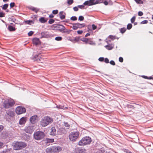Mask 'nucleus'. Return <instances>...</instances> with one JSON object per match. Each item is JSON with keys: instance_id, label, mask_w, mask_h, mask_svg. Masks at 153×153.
Here are the masks:
<instances>
[{"instance_id": "f257e3e1", "label": "nucleus", "mask_w": 153, "mask_h": 153, "mask_svg": "<svg viewBox=\"0 0 153 153\" xmlns=\"http://www.w3.org/2000/svg\"><path fill=\"white\" fill-rule=\"evenodd\" d=\"M53 121V119L51 117L48 116H45L41 120L40 124L42 127H45L51 123Z\"/></svg>"}, {"instance_id": "f03ea898", "label": "nucleus", "mask_w": 153, "mask_h": 153, "mask_svg": "<svg viewBox=\"0 0 153 153\" xmlns=\"http://www.w3.org/2000/svg\"><path fill=\"white\" fill-rule=\"evenodd\" d=\"M12 146L14 150H18L25 147L27 146V144L22 142L16 141L13 143Z\"/></svg>"}, {"instance_id": "7ed1b4c3", "label": "nucleus", "mask_w": 153, "mask_h": 153, "mask_svg": "<svg viewBox=\"0 0 153 153\" xmlns=\"http://www.w3.org/2000/svg\"><path fill=\"white\" fill-rule=\"evenodd\" d=\"M91 142V138L89 137H83L79 142L78 144L79 146H84L88 145Z\"/></svg>"}, {"instance_id": "20e7f679", "label": "nucleus", "mask_w": 153, "mask_h": 153, "mask_svg": "<svg viewBox=\"0 0 153 153\" xmlns=\"http://www.w3.org/2000/svg\"><path fill=\"white\" fill-rule=\"evenodd\" d=\"M53 27L56 28V30H58L60 31V32L64 33H69L70 31L65 30V27L63 25L60 24H57L56 25H52Z\"/></svg>"}, {"instance_id": "39448f33", "label": "nucleus", "mask_w": 153, "mask_h": 153, "mask_svg": "<svg viewBox=\"0 0 153 153\" xmlns=\"http://www.w3.org/2000/svg\"><path fill=\"white\" fill-rule=\"evenodd\" d=\"M45 136L44 133L40 131H36L34 134V137L35 139L37 140H40L43 139Z\"/></svg>"}, {"instance_id": "423d86ee", "label": "nucleus", "mask_w": 153, "mask_h": 153, "mask_svg": "<svg viewBox=\"0 0 153 153\" xmlns=\"http://www.w3.org/2000/svg\"><path fill=\"white\" fill-rule=\"evenodd\" d=\"M15 103L14 100L12 99H7L4 102V106L5 108H8L13 106Z\"/></svg>"}, {"instance_id": "0eeeda50", "label": "nucleus", "mask_w": 153, "mask_h": 153, "mask_svg": "<svg viewBox=\"0 0 153 153\" xmlns=\"http://www.w3.org/2000/svg\"><path fill=\"white\" fill-rule=\"evenodd\" d=\"M79 133L78 131L73 132L69 135V138L70 140L74 141L78 138Z\"/></svg>"}, {"instance_id": "6e6552de", "label": "nucleus", "mask_w": 153, "mask_h": 153, "mask_svg": "<svg viewBox=\"0 0 153 153\" xmlns=\"http://www.w3.org/2000/svg\"><path fill=\"white\" fill-rule=\"evenodd\" d=\"M101 0L98 1L96 0V1H95V0H90L87 1L83 3V4L84 5H92L99 3H101Z\"/></svg>"}, {"instance_id": "1a4fd4ad", "label": "nucleus", "mask_w": 153, "mask_h": 153, "mask_svg": "<svg viewBox=\"0 0 153 153\" xmlns=\"http://www.w3.org/2000/svg\"><path fill=\"white\" fill-rule=\"evenodd\" d=\"M41 37L40 38H48L53 36V35L48 31H44L41 33Z\"/></svg>"}, {"instance_id": "9d476101", "label": "nucleus", "mask_w": 153, "mask_h": 153, "mask_svg": "<svg viewBox=\"0 0 153 153\" xmlns=\"http://www.w3.org/2000/svg\"><path fill=\"white\" fill-rule=\"evenodd\" d=\"M73 25L72 28L74 30H76L78 28H81L85 27V26L84 23H76L73 24Z\"/></svg>"}, {"instance_id": "9b49d317", "label": "nucleus", "mask_w": 153, "mask_h": 153, "mask_svg": "<svg viewBox=\"0 0 153 153\" xmlns=\"http://www.w3.org/2000/svg\"><path fill=\"white\" fill-rule=\"evenodd\" d=\"M16 111L17 114H20L25 113L26 109L23 107L18 106L16 108Z\"/></svg>"}, {"instance_id": "f8f14e48", "label": "nucleus", "mask_w": 153, "mask_h": 153, "mask_svg": "<svg viewBox=\"0 0 153 153\" xmlns=\"http://www.w3.org/2000/svg\"><path fill=\"white\" fill-rule=\"evenodd\" d=\"M34 126H29L26 127L25 129V132L27 133L31 134L34 131Z\"/></svg>"}, {"instance_id": "ddd939ff", "label": "nucleus", "mask_w": 153, "mask_h": 153, "mask_svg": "<svg viewBox=\"0 0 153 153\" xmlns=\"http://www.w3.org/2000/svg\"><path fill=\"white\" fill-rule=\"evenodd\" d=\"M31 123L34 124L38 121V116L37 115H34L32 116L30 119Z\"/></svg>"}, {"instance_id": "4468645a", "label": "nucleus", "mask_w": 153, "mask_h": 153, "mask_svg": "<svg viewBox=\"0 0 153 153\" xmlns=\"http://www.w3.org/2000/svg\"><path fill=\"white\" fill-rule=\"evenodd\" d=\"M53 153L57 152L62 150L61 147L58 146H54L52 147Z\"/></svg>"}, {"instance_id": "2eb2a0df", "label": "nucleus", "mask_w": 153, "mask_h": 153, "mask_svg": "<svg viewBox=\"0 0 153 153\" xmlns=\"http://www.w3.org/2000/svg\"><path fill=\"white\" fill-rule=\"evenodd\" d=\"M32 59L34 61L39 62L41 61L42 58L41 57L40 54H39V55H36L33 56L32 57Z\"/></svg>"}, {"instance_id": "dca6fc26", "label": "nucleus", "mask_w": 153, "mask_h": 153, "mask_svg": "<svg viewBox=\"0 0 153 153\" xmlns=\"http://www.w3.org/2000/svg\"><path fill=\"white\" fill-rule=\"evenodd\" d=\"M85 149L78 148L75 150V153H85Z\"/></svg>"}, {"instance_id": "f3484780", "label": "nucleus", "mask_w": 153, "mask_h": 153, "mask_svg": "<svg viewBox=\"0 0 153 153\" xmlns=\"http://www.w3.org/2000/svg\"><path fill=\"white\" fill-rule=\"evenodd\" d=\"M27 118L26 117H22L19 120V124L20 125L24 124L26 122Z\"/></svg>"}, {"instance_id": "a211bd4d", "label": "nucleus", "mask_w": 153, "mask_h": 153, "mask_svg": "<svg viewBox=\"0 0 153 153\" xmlns=\"http://www.w3.org/2000/svg\"><path fill=\"white\" fill-rule=\"evenodd\" d=\"M66 13L63 11H60L59 13V15L61 19H63L65 18Z\"/></svg>"}, {"instance_id": "6ab92c4d", "label": "nucleus", "mask_w": 153, "mask_h": 153, "mask_svg": "<svg viewBox=\"0 0 153 153\" xmlns=\"http://www.w3.org/2000/svg\"><path fill=\"white\" fill-rule=\"evenodd\" d=\"M33 44L37 45L39 44L40 41L39 38H36L33 39Z\"/></svg>"}, {"instance_id": "aec40b11", "label": "nucleus", "mask_w": 153, "mask_h": 153, "mask_svg": "<svg viewBox=\"0 0 153 153\" xmlns=\"http://www.w3.org/2000/svg\"><path fill=\"white\" fill-rule=\"evenodd\" d=\"M56 129L54 127H52L51 129V131L50 132V134L51 135L54 136L56 135Z\"/></svg>"}, {"instance_id": "412c9836", "label": "nucleus", "mask_w": 153, "mask_h": 153, "mask_svg": "<svg viewBox=\"0 0 153 153\" xmlns=\"http://www.w3.org/2000/svg\"><path fill=\"white\" fill-rule=\"evenodd\" d=\"M7 116H9L10 117H13L14 116V112L10 111H8L7 112Z\"/></svg>"}, {"instance_id": "4be33fe9", "label": "nucleus", "mask_w": 153, "mask_h": 153, "mask_svg": "<svg viewBox=\"0 0 153 153\" xmlns=\"http://www.w3.org/2000/svg\"><path fill=\"white\" fill-rule=\"evenodd\" d=\"M45 151L47 153H53L52 147L47 148Z\"/></svg>"}, {"instance_id": "5701e85b", "label": "nucleus", "mask_w": 153, "mask_h": 153, "mask_svg": "<svg viewBox=\"0 0 153 153\" xmlns=\"http://www.w3.org/2000/svg\"><path fill=\"white\" fill-rule=\"evenodd\" d=\"M46 143L47 144L48 143H51L54 142V139H53L46 138Z\"/></svg>"}, {"instance_id": "b1692460", "label": "nucleus", "mask_w": 153, "mask_h": 153, "mask_svg": "<svg viewBox=\"0 0 153 153\" xmlns=\"http://www.w3.org/2000/svg\"><path fill=\"white\" fill-rule=\"evenodd\" d=\"M39 21L41 23H45L47 22V20L44 17H42L39 19Z\"/></svg>"}, {"instance_id": "393cba45", "label": "nucleus", "mask_w": 153, "mask_h": 153, "mask_svg": "<svg viewBox=\"0 0 153 153\" xmlns=\"http://www.w3.org/2000/svg\"><path fill=\"white\" fill-rule=\"evenodd\" d=\"M8 29L9 31H14L16 30V28L15 27H13V26L11 25H9L8 26Z\"/></svg>"}, {"instance_id": "a878e982", "label": "nucleus", "mask_w": 153, "mask_h": 153, "mask_svg": "<svg viewBox=\"0 0 153 153\" xmlns=\"http://www.w3.org/2000/svg\"><path fill=\"white\" fill-rule=\"evenodd\" d=\"M56 107L58 108L63 109L64 110L66 109L67 108V107L65 106L64 105H57Z\"/></svg>"}, {"instance_id": "bb28decb", "label": "nucleus", "mask_w": 153, "mask_h": 153, "mask_svg": "<svg viewBox=\"0 0 153 153\" xmlns=\"http://www.w3.org/2000/svg\"><path fill=\"white\" fill-rule=\"evenodd\" d=\"M105 48L108 50H111L113 48V47L111 45H108L105 46Z\"/></svg>"}, {"instance_id": "cd10ccee", "label": "nucleus", "mask_w": 153, "mask_h": 153, "mask_svg": "<svg viewBox=\"0 0 153 153\" xmlns=\"http://www.w3.org/2000/svg\"><path fill=\"white\" fill-rule=\"evenodd\" d=\"M119 30L120 31V32L122 33L123 34L125 32L126 30V29L125 27H123L119 29Z\"/></svg>"}, {"instance_id": "c85d7f7f", "label": "nucleus", "mask_w": 153, "mask_h": 153, "mask_svg": "<svg viewBox=\"0 0 153 153\" xmlns=\"http://www.w3.org/2000/svg\"><path fill=\"white\" fill-rule=\"evenodd\" d=\"M25 22L27 24L31 25L33 24V22L32 20H27L25 21Z\"/></svg>"}, {"instance_id": "c756f323", "label": "nucleus", "mask_w": 153, "mask_h": 153, "mask_svg": "<svg viewBox=\"0 0 153 153\" xmlns=\"http://www.w3.org/2000/svg\"><path fill=\"white\" fill-rule=\"evenodd\" d=\"M80 40H81L83 42H85L86 44H87L88 43V42L89 40V39L83 38H82Z\"/></svg>"}, {"instance_id": "7c9ffc66", "label": "nucleus", "mask_w": 153, "mask_h": 153, "mask_svg": "<svg viewBox=\"0 0 153 153\" xmlns=\"http://www.w3.org/2000/svg\"><path fill=\"white\" fill-rule=\"evenodd\" d=\"M30 9L33 11L35 12L36 13H37L39 10V9L37 8H35L33 7H31Z\"/></svg>"}, {"instance_id": "2f4dec72", "label": "nucleus", "mask_w": 153, "mask_h": 153, "mask_svg": "<svg viewBox=\"0 0 153 153\" xmlns=\"http://www.w3.org/2000/svg\"><path fill=\"white\" fill-rule=\"evenodd\" d=\"M64 125L65 127H67V128H69L70 127V125L68 124L67 122H64Z\"/></svg>"}, {"instance_id": "473e14b6", "label": "nucleus", "mask_w": 153, "mask_h": 153, "mask_svg": "<svg viewBox=\"0 0 153 153\" xmlns=\"http://www.w3.org/2000/svg\"><path fill=\"white\" fill-rule=\"evenodd\" d=\"M132 25L131 24L129 23L128 24L127 27V28L128 30L130 29L132 27Z\"/></svg>"}, {"instance_id": "72a5a7b5", "label": "nucleus", "mask_w": 153, "mask_h": 153, "mask_svg": "<svg viewBox=\"0 0 153 153\" xmlns=\"http://www.w3.org/2000/svg\"><path fill=\"white\" fill-rule=\"evenodd\" d=\"M62 39V38L61 36L56 37L55 38V40L56 41H61Z\"/></svg>"}, {"instance_id": "f704fd0d", "label": "nucleus", "mask_w": 153, "mask_h": 153, "mask_svg": "<svg viewBox=\"0 0 153 153\" xmlns=\"http://www.w3.org/2000/svg\"><path fill=\"white\" fill-rule=\"evenodd\" d=\"M137 3L142 4L143 3V2L142 1V0H134Z\"/></svg>"}, {"instance_id": "c9c22d12", "label": "nucleus", "mask_w": 153, "mask_h": 153, "mask_svg": "<svg viewBox=\"0 0 153 153\" xmlns=\"http://www.w3.org/2000/svg\"><path fill=\"white\" fill-rule=\"evenodd\" d=\"M9 19L10 20L15 23V21L16 20V19L13 16H12L11 17L9 18Z\"/></svg>"}, {"instance_id": "e433bc0d", "label": "nucleus", "mask_w": 153, "mask_h": 153, "mask_svg": "<svg viewBox=\"0 0 153 153\" xmlns=\"http://www.w3.org/2000/svg\"><path fill=\"white\" fill-rule=\"evenodd\" d=\"M84 19V17L82 16H79L78 20L80 21H82Z\"/></svg>"}, {"instance_id": "4c0bfd02", "label": "nucleus", "mask_w": 153, "mask_h": 153, "mask_svg": "<svg viewBox=\"0 0 153 153\" xmlns=\"http://www.w3.org/2000/svg\"><path fill=\"white\" fill-rule=\"evenodd\" d=\"M8 6V4H4L2 7V9L4 10H6V9H7Z\"/></svg>"}, {"instance_id": "58836bf2", "label": "nucleus", "mask_w": 153, "mask_h": 153, "mask_svg": "<svg viewBox=\"0 0 153 153\" xmlns=\"http://www.w3.org/2000/svg\"><path fill=\"white\" fill-rule=\"evenodd\" d=\"M55 22V21L54 19H50L49 21H48V23L49 24H51Z\"/></svg>"}, {"instance_id": "ea45409f", "label": "nucleus", "mask_w": 153, "mask_h": 153, "mask_svg": "<svg viewBox=\"0 0 153 153\" xmlns=\"http://www.w3.org/2000/svg\"><path fill=\"white\" fill-rule=\"evenodd\" d=\"M88 43L90 45H94L95 43L94 42L92 41L90 39H89V40L88 42Z\"/></svg>"}, {"instance_id": "a19ab883", "label": "nucleus", "mask_w": 153, "mask_h": 153, "mask_svg": "<svg viewBox=\"0 0 153 153\" xmlns=\"http://www.w3.org/2000/svg\"><path fill=\"white\" fill-rule=\"evenodd\" d=\"M108 38H110L111 40H113L115 39V36H113L112 35H110L109 36V37H108Z\"/></svg>"}, {"instance_id": "79ce46f5", "label": "nucleus", "mask_w": 153, "mask_h": 153, "mask_svg": "<svg viewBox=\"0 0 153 153\" xmlns=\"http://www.w3.org/2000/svg\"><path fill=\"white\" fill-rule=\"evenodd\" d=\"M71 19L73 21H76L77 19V18L76 16H73L71 18Z\"/></svg>"}, {"instance_id": "37998d69", "label": "nucleus", "mask_w": 153, "mask_h": 153, "mask_svg": "<svg viewBox=\"0 0 153 153\" xmlns=\"http://www.w3.org/2000/svg\"><path fill=\"white\" fill-rule=\"evenodd\" d=\"M135 18L136 17L135 16H134L132 17V18L131 19V23H133L134 22L135 20Z\"/></svg>"}, {"instance_id": "c03bdc74", "label": "nucleus", "mask_w": 153, "mask_h": 153, "mask_svg": "<svg viewBox=\"0 0 153 153\" xmlns=\"http://www.w3.org/2000/svg\"><path fill=\"white\" fill-rule=\"evenodd\" d=\"M124 152L126 153H132L128 150L126 149H124Z\"/></svg>"}, {"instance_id": "a18cd8bd", "label": "nucleus", "mask_w": 153, "mask_h": 153, "mask_svg": "<svg viewBox=\"0 0 153 153\" xmlns=\"http://www.w3.org/2000/svg\"><path fill=\"white\" fill-rule=\"evenodd\" d=\"M58 10H53L52 11V13L54 14H56L58 13Z\"/></svg>"}, {"instance_id": "49530a36", "label": "nucleus", "mask_w": 153, "mask_h": 153, "mask_svg": "<svg viewBox=\"0 0 153 153\" xmlns=\"http://www.w3.org/2000/svg\"><path fill=\"white\" fill-rule=\"evenodd\" d=\"M148 21L146 20H145L144 21H143L142 22H141V24H147L148 23Z\"/></svg>"}, {"instance_id": "de8ad7c7", "label": "nucleus", "mask_w": 153, "mask_h": 153, "mask_svg": "<svg viewBox=\"0 0 153 153\" xmlns=\"http://www.w3.org/2000/svg\"><path fill=\"white\" fill-rule=\"evenodd\" d=\"M33 32L32 31H31L28 32V35L29 36H31L33 34Z\"/></svg>"}, {"instance_id": "09e8293b", "label": "nucleus", "mask_w": 153, "mask_h": 153, "mask_svg": "<svg viewBox=\"0 0 153 153\" xmlns=\"http://www.w3.org/2000/svg\"><path fill=\"white\" fill-rule=\"evenodd\" d=\"M110 63L113 65H115V63L113 60H111L110 62Z\"/></svg>"}, {"instance_id": "8fccbe9b", "label": "nucleus", "mask_w": 153, "mask_h": 153, "mask_svg": "<svg viewBox=\"0 0 153 153\" xmlns=\"http://www.w3.org/2000/svg\"><path fill=\"white\" fill-rule=\"evenodd\" d=\"M73 2V0H68V3L69 4H71Z\"/></svg>"}, {"instance_id": "3c124183", "label": "nucleus", "mask_w": 153, "mask_h": 153, "mask_svg": "<svg viewBox=\"0 0 153 153\" xmlns=\"http://www.w3.org/2000/svg\"><path fill=\"white\" fill-rule=\"evenodd\" d=\"M99 60L100 62H103L104 61V58L103 57H100L98 59Z\"/></svg>"}, {"instance_id": "603ef678", "label": "nucleus", "mask_w": 153, "mask_h": 153, "mask_svg": "<svg viewBox=\"0 0 153 153\" xmlns=\"http://www.w3.org/2000/svg\"><path fill=\"white\" fill-rule=\"evenodd\" d=\"M104 60L105 62L106 63H108L109 62V60L108 58H105Z\"/></svg>"}, {"instance_id": "864d4df0", "label": "nucleus", "mask_w": 153, "mask_h": 153, "mask_svg": "<svg viewBox=\"0 0 153 153\" xmlns=\"http://www.w3.org/2000/svg\"><path fill=\"white\" fill-rule=\"evenodd\" d=\"M15 4L14 2L11 3L10 4V6L11 8H12L14 6Z\"/></svg>"}, {"instance_id": "5fc2aeb1", "label": "nucleus", "mask_w": 153, "mask_h": 153, "mask_svg": "<svg viewBox=\"0 0 153 153\" xmlns=\"http://www.w3.org/2000/svg\"><path fill=\"white\" fill-rule=\"evenodd\" d=\"M119 61L120 62H122L123 61V58L122 57H120L119 59Z\"/></svg>"}, {"instance_id": "6e6d98bb", "label": "nucleus", "mask_w": 153, "mask_h": 153, "mask_svg": "<svg viewBox=\"0 0 153 153\" xmlns=\"http://www.w3.org/2000/svg\"><path fill=\"white\" fill-rule=\"evenodd\" d=\"M73 9L74 11H76L78 10V7H73Z\"/></svg>"}, {"instance_id": "4d7b16f0", "label": "nucleus", "mask_w": 153, "mask_h": 153, "mask_svg": "<svg viewBox=\"0 0 153 153\" xmlns=\"http://www.w3.org/2000/svg\"><path fill=\"white\" fill-rule=\"evenodd\" d=\"M83 31L82 30H78L77 31V33L78 34H82L83 33Z\"/></svg>"}, {"instance_id": "13d9d810", "label": "nucleus", "mask_w": 153, "mask_h": 153, "mask_svg": "<svg viewBox=\"0 0 153 153\" xmlns=\"http://www.w3.org/2000/svg\"><path fill=\"white\" fill-rule=\"evenodd\" d=\"M92 29L93 30H94L97 28V26L94 24L92 25Z\"/></svg>"}, {"instance_id": "bf43d9fd", "label": "nucleus", "mask_w": 153, "mask_h": 153, "mask_svg": "<svg viewBox=\"0 0 153 153\" xmlns=\"http://www.w3.org/2000/svg\"><path fill=\"white\" fill-rule=\"evenodd\" d=\"M143 14V13L141 11H139L138 12V15L139 16H142Z\"/></svg>"}, {"instance_id": "052dcab7", "label": "nucleus", "mask_w": 153, "mask_h": 153, "mask_svg": "<svg viewBox=\"0 0 153 153\" xmlns=\"http://www.w3.org/2000/svg\"><path fill=\"white\" fill-rule=\"evenodd\" d=\"M78 7L81 9H83L84 7V6L83 5H79L78 6Z\"/></svg>"}, {"instance_id": "680f3d73", "label": "nucleus", "mask_w": 153, "mask_h": 153, "mask_svg": "<svg viewBox=\"0 0 153 153\" xmlns=\"http://www.w3.org/2000/svg\"><path fill=\"white\" fill-rule=\"evenodd\" d=\"M4 13L2 12H0V17H2L4 16Z\"/></svg>"}, {"instance_id": "e2e57ef3", "label": "nucleus", "mask_w": 153, "mask_h": 153, "mask_svg": "<svg viewBox=\"0 0 153 153\" xmlns=\"http://www.w3.org/2000/svg\"><path fill=\"white\" fill-rule=\"evenodd\" d=\"M3 126L1 125H0V132L3 130Z\"/></svg>"}, {"instance_id": "0e129e2a", "label": "nucleus", "mask_w": 153, "mask_h": 153, "mask_svg": "<svg viewBox=\"0 0 153 153\" xmlns=\"http://www.w3.org/2000/svg\"><path fill=\"white\" fill-rule=\"evenodd\" d=\"M3 143L2 142L0 141V148H1L3 146Z\"/></svg>"}, {"instance_id": "69168bd1", "label": "nucleus", "mask_w": 153, "mask_h": 153, "mask_svg": "<svg viewBox=\"0 0 153 153\" xmlns=\"http://www.w3.org/2000/svg\"><path fill=\"white\" fill-rule=\"evenodd\" d=\"M103 3L105 5H108V3L107 1H104Z\"/></svg>"}, {"instance_id": "338daca9", "label": "nucleus", "mask_w": 153, "mask_h": 153, "mask_svg": "<svg viewBox=\"0 0 153 153\" xmlns=\"http://www.w3.org/2000/svg\"><path fill=\"white\" fill-rule=\"evenodd\" d=\"M88 31L89 32V33H90L91 32H92V30L91 29H89V27H88Z\"/></svg>"}, {"instance_id": "774afa93", "label": "nucleus", "mask_w": 153, "mask_h": 153, "mask_svg": "<svg viewBox=\"0 0 153 153\" xmlns=\"http://www.w3.org/2000/svg\"><path fill=\"white\" fill-rule=\"evenodd\" d=\"M53 17H54V16L52 14L50 15L49 16V17L50 18H52Z\"/></svg>"}]
</instances>
